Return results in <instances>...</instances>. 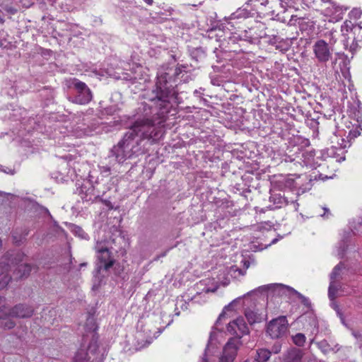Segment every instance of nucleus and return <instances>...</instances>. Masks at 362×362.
Instances as JSON below:
<instances>
[{
	"mask_svg": "<svg viewBox=\"0 0 362 362\" xmlns=\"http://www.w3.org/2000/svg\"><path fill=\"white\" fill-rule=\"evenodd\" d=\"M271 356V352L264 349H259L257 351L256 361L258 362H267Z\"/></svg>",
	"mask_w": 362,
	"mask_h": 362,
	"instance_id": "aec40b11",
	"label": "nucleus"
},
{
	"mask_svg": "<svg viewBox=\"0 0 362 362\" xmlns=\"http://www.w3.org/2000/svg\"><path fill=\"white\" fill-rule=\"evenodd\" d=\"M245 317L247 320V322L250 325H253L257 322H259L262 321V317L260 315L257 314L256 312L252 310H247L245 313Z\"/></svg>",
	"mask_w": 362,
	"mask_h": 362,
	"instance_id": "f3484780",
	"label": "nucleus"
},
{
	"mask_svg": "<svg viewBox=\"0 0 362 362\" xmlns=\"http://www.w3.org/2000/svg\"><path fill=\"white\" fill-rule=\"evenodd\" d=\"M324 214H321V216L324 218H329L331 216V213L329 211V209L327 207H323Z\"/></svg>",
	"mask_w": 362,
	"mask_h": 362,
	"instance_id": "cd10ccee",
	"label": "nucleus"
},
{
	"mask_svg": "<svg viewBox=\"0 0 362 362\" xmlns=\"http://www.w3.org/2000/svg\"><path fill=\"white\" fill-rule=\"evenodd\" d=\"M305 339V336L302 333H298L293 337V342L298 346H303Z\"/></svg>",
	"mask_w": 362,
	"mask_h": 362,
	"instance_id": "5701e85b",
	"label": "nucleus"
},
{
	"mask_svg": "<svg viewBox=\"0 0 362 362\" xmlns=\"http://www.w3.org/2000/svg\"><path fill=\"white\" fill-rule=\"evenodd\" d=\"M32 267L28 264H21L18 266L17 269L14 271V276L16 279L26 278L30 275Z\"/></svg>",
	"mask_w": 362,
	"mask_h": 362,
	"instance_id": "2eb2a0df",
	"label": "nucleus"
},
{
	"mask_svg": "<svg viewBox=\"0 0 362 362\" xmlns=\"http://www.w3.org/2000/svg\"><path fill=\"white\" fill-rule=\"evenodd\" d=\"M203 360H204V361H207V360H206V354H204V358H203Z\"/></svg>",
	"mask_w": 362,
	"mask_h": 362,
	"instance_id": "4c0bfd02",
	"label": "nucleus"
},
{
	"mask_svg": "<svg viewBox=\"0 0 362 362\" xmlns=\"http://www.w3.org/2000/svg\"><path fill=\"white\" fill-rule=\"evenodd\" d=\"M1 302H2V297L0 296V304L1 303Z\"/></svg>",
	"mask_w": 362,
	"mask_h": 362,
	"instance_id": "a19ab883",
	"label": "nucleus"
},
{
	"mask_svg": "<svg viewBox=\"0 0 362 362\" xmlns=\"http://www.w3.org/2000/svg\"><path fill=\"white\" fill-rule=\"evenodd\" d=\"M78 193L81 199L84 202H93L100 197L98 194L95 192V187L89 182L83 183L78 188Z\"/></svg>",
	"mask_w": 362,
	"mask_h": 362,
	"instance_id": "9b49d317",
	"label": "nucleus"
},
{
	"mask_svg": "<svg viewBox=\"0 0 362 362\" xmlns=\"http://www.w3.org/2000/svg\"><path fill=\"white\" fill-rule=\"evenodd\" d=\"M244 362H250V361H248V360H246V361H245Z\"/></svg>",
	"mask_w": 362,
	"mask_h": 362,
	"instance_id": "37998d69",
	"label": "nucleus"
},
{
	"mask_svg": "<svg viewBox=\"0 0 362 362\" xmlns=\"http://www.w3.org/2000/svg\"><path fill=\"white\" fill-rule=\"evenodd\" d=\"M288 329V321L285 316H280L271 320L267 327V333L272 339L284 336Z\"/></svg>",
	"mask_w": 362,
	"mask_h": 362,
	"instance_id": "39448f33",
	"label": "nucleus"
},
{
	"mask_svg": "<svg viewBox=\"0 0 362 362\" xmlns=\"http://www.w3.org/2000/svg\"><path fill=\"white\" fill-rule=\"evenodd\" d=\"M12 256L8 252L0 259V289L6 288L11 280L9 272L17 264L16 258H11Z\"/></svg>",
	"mask_w": 362,
	"mask_h": 362,
	"instance_id": "20e7f679",
	"label": "nucleus"
},
{
	"mask_svg": "<svg viewBox=\"0 0 362 362\" xmlns=\"http://www.w3.org/2000/svg\"><path fill=\"white\" fill-rule=\"evenodd\" d=\"M303 356L302 350L291 348L283 355V362H301Z\"/></svg>",
	"mask_w": 362,
	"mask_h": 362,
	"instance_id": "4468645a",
	"label": "nucleus"
},
{
	"mask_svg": "<svg viewBox=\"0 0 362 362\" xmlns=\"http://www.w3.org/2000/svg\"><path fill=\"white\" fill-rule=\"evenodd\" d=\"M322 1L324 3H330L333 5V6H334V4L331 2V0H322Z\"/></svg>",
	"mask_w": 362,
	"mask_h": 362,
	"instance_id": "72a5a7b5",
	"label": "nucleus"
},
{
	"mask_svg": "<svg viewBox=\"0 0 362 362\" xmlns=\"http://www.w3.org/2000/svg\"><path fill=\"white\" fill-rule=\"evenodd\" d=\"M362 14V11L360 8H353L349 13L350 18H353L354 20L358 19Z\"/></svg>",
	"mask_w": 362,
	"mask_h": 362,
	"instance_id": "393cba45",
	"label": "nucleus"
},
{
	"mask_svg": "<svg viewBox=\"0 0 362 362\" xmlns=\"http://www.w3.org/2000/svg\"><path fill=\"white\" fill-rule=\"evenodd\" d=\"M313 49L315 58L320 63H326L332 58V49L324 40L316 41L313 45Z\"/></svg>",
	"mask_w": 362,
	"mask_h": 362,
	"instance_id": "6e6552de",
	"label": "nucleus"
},
{
	"mask_svg": "<svg viewBox=\"0 0 362 362\" xmlns=\"http://www.w3.org/2000/svg\"><path fill=\"white\" fill-rule=\"evenodd\" d=\"M105 204H106V205H107V206H110V204H110V202H107V201H105Z\"/></svg>",
	"mask_w": 362,
	"mask_h": 362,
	"instance_id": "e433bc0d",
	"label": "nucleus"
},
{
	"mask_svg": "<svg viewBox=\"0 0 362 362\" xmlns=\"http://www.w3.org/2000/svg\"><path fill=\"white\" fill-rule=\"evenodd\" d=\"M249 265H250V263L248 262H244V266L245 267L246 269L249 267Z\"/></svg>",
	"mask_w": 362,
	"mask_h": 362,
	"instance_id": "f704fd0d",
	"label": "nucleus"
},
{
	"mask_svg": "<svg viewBox=\"0 0 362 362\" xmlns=\"http://www.w3.org/2000/svg\"><path fill=\"white\" fill-rule=\"evenodd\" d=\"M233 303H235V300H233V302H231L230 304H228V305L225 306L223 312L220 314L219 317H218V321L221 320L224 316H225V314H226V312L227 310H232V308H233Z\"/></svg>",
	"mask_w": 362,
	"mask_h": 362,
	"instance_id": "a878e982",
	"label": "nucleus"
},
{
	"mask_svg": "<svg viewBox=\"0 0 362 362\" xmlns=\"http://www.w3.org/2000/svg\"><path fill=\"white\" fill-rule=\"evenodd\" d=\"M337 312L338 315L341 318V321L343 322L344 321V318H343L342 314H341V313L340 312V310H339V309L338 308L337 309Z\"/></svg>",
	"mask_w": 362,
	"mask_h": 362,
	"instance_id": "7c9ffc66",
	"label": "nucleus"
},
{
	"mask_svg": "<svg viewBox=\"0 0 362 362\" xmlns=\"http://www.w3.org/2000/svg\"><path fill=\"white\" fill-rule=\"evenodd\" d=\"M1 246H2V241H1V240L0 239V248L1 247Z\"/></svg>",
	"mask_w": 362,
	"mask_h": 362,
	"instance_id": "58836bf2",
	"label": "nucleus"
},
{
	"mask_svg": "<svg viewBox=\"0 0 362 362\" xmlns=\"http://www.w3.org/2000/svg\"><path fill=\"white\" fill-rule=\"evenodd\" d=\"M276 49H281V50H288V45H286V47H282V45H276Z\"/></svg>",
	"mask_w": 362,
	"mask_h": 362,
	"instance_id": "c756f323",
	"label": "nucleus"
},
{
	"mask_svg": "<svg viewBox=\"0 0 362 362\" xmlns=\"http://www.w3.org/2000/svg\"><path fill=\"white\" fill-rule=\"evenodd\" d=\"M71 86L76 90L75 103L84 105L92 100V93L85 83L77 78H74L71 81Z\"/></svg>",
	"mask_w": 362,
	"mask_h": 362,
	"instance_id": "423d86ee",
	"label": "nucleus"
},
{
	"mask_svg": "<svg viewBox=\"0 0 362 362\" xmlns=\"http://www.w3.org/2000/svg\"><path fill=\"white\" fill-rule=\"evenodd\" d=\"M343 268H344V267L341 263H339V264L334 267L330 274V281H335L339 279V278L341 276V272Z\"/></svg>",
	"mask_w": 362,
	"mask_h": 362,
	"instance_id": "412c9836",
	"label": "nucleus"
},
{
	"mask_svg": "<svg viewBox=\"0 0 362 362\" xmlns=\"http://www.w3.org/2000/svg\"><path fill=\"white\" fill-rule=\"evenodd\" d=\"M242 345L239 338H230L223 347L220 362H233L238 353V350Z\"/></svg>",
	"mask_w": 362,
	"mask_h": 362,
	"instance_id": "0eeeda50",
	"label": "nucleus"
},
{
	"mask_svg": "<svg viewBox=\"0 0 362 362\" xmlns=\"http://www.w3.org/2000/svg\"><path fill=\"white\" fill-rule=\"evenodd\" d=\"M71 230V232L81 238H86L87 236V234L85 233V231L82 229L81 227L78 226L72 225Z\"/></svg>",
	"mask_w": 362,
	"mask_h": 362,
	"instance_id": "b1692460",
	"label": "nucleus"
},
{
	"mask_svg": "<svg viewBox=\"0 0 362 362\" xmlns=\"http://www.w3.org/2000/svg\"><path fill=\"white\" fill-rule=\"evenodd\" d=\"M8 310L12 317L17 318L30 317L34 313L33 308L26 304H18L11 308H8Z\"/></svg>",
	"mask_w": 362,
	"mask_h": 362,
	"instance_id": "f8f14e48",
	"label": "nucleus"
},
{
	"mask_svg": "<svg viewBox=\"0 0 362 362\" xmlns=\"http://www.w3.org/2000/svg\"><path fill=\"white\" fill-rule=\"evenodd\" d=\"M317 346L325 354H327L330 351H335V348L337 347V345H336L334 347H332L325 339L317 342Z\"/></svg>",
	"mask_w": 362,
	"mask_h": 362,
	"instance_id": "a211bd4d",
	"label": "nucleus"
},
{
	"mask_svg": "<svg viewBox=\"0 0 362 362\" xmlns=\"http://www.w3.org/2000/svg\"><path fill=\"white\" fill-rule=\"evenodd\" d=\"M87 265V263H81L80 264V268H82L83 267H86Z\"/></svg>",
	"mask_w": 362,
	"mask_h": 362,
	"instance_id": "c9c22d12",
	"label": "nucleus"
},
{
	"mask_svg": "<svg viewBox=\"0 0 362 362\" xmlns=\"http://www.w3.org/2000/svg\"><path fill=\"white\" fill-rule=\"evenodd\" d=\"M149 100L153 103V107L142 104L144 117L138 119L122 140L111 150L112 156L118 163H123L139 153L141 141L152 139L156 141L160 138L161 132L156 125L165 122L173 104L177 103V93L172 86H168L165 78L160 77L149 95Z\"/></svg>",
	"mask_w": 362,
	"mask_h": 362,
	"instance_id": "f257e3e1",
	"label": "nucleus"
},
{
	"mask_svg": "<svg viewBox=\"0 0 362 362\" xmlns=\"http://www.w3.org/2000/svg\"><path fill=\"white\" fill-rule=\"evenodd\" d=\"M356 30H358V26L355 25L350 20H346L341 26V41L344 49L349 50L351 53L356 52L358 47L355 37Z\"/></svg>",
	"mask_w": 362,
	"mask_h": 362,
	"instance_id": "f03ea898",
	"label": "nucleus"
},
{
	"mask_svg": "<svg viewBox=\"0 0 362 362\" xmlns=\"http://www.w3.org/2000/svg\"><path fill=\"white\" fill-rule=\"evenodd\" d=\"M148 5L151 6L153 4V0H144Z\"/></svg>",
	"mask_w": 362,
	"mask_h": 362,
	"instance_id": "2f4dec72",
	"label": "nucleus"
},
{
	"mask_svg": "<svg viewBox=\"0 0 362 362\" xmlns=\"http://www.w3.org/2000/svg\"><path fill=\"white\" fill-rule=\"evenodd\" d=\"M341 286L335 281H330L329 289H328V296L330 300H333L337 297V293L340 289Z\"/></svg>",
	"mask_w": 362,
	"mask_h": 362,
	"instance_id": "6ab92c4d",
	"label": "nucleus"
},
{
	"mask_svg": "<svg viewBox=\"0 0 362 362\" xmlns=\"http://www.w3.org/2000/svg\"><path fill=\"white\" fill-rule=\"evenodd\" d=\"M281 346L279 345H274L272 348V351L275 354H278L280 351Z\"/></svg>",
	"mask_w": 362,
	"mask_h": 362,
	"instance_id": "c85d7f7f",
	"label": "nucleus"
},
{
	"mask_svg": "<svg viewBox=\"0 0 362 362\" xmlns=\"http://www.w3.org/2000/svg\"><path fill=\"white\" fill-rule=\"evenodd\" d=\"M8 313H10L8 308L0 307V328L4 330L11 329L16 325V322L12 319L13 317Z\"/></svg>",
	"mask_w": 362,
	"mask_h": 362,
	"instance_id": "ddd939ff",
	"label": "nucleus"
},
{
	"mask_svg": "<svg viewBox=\"0 0 362 362\" xmlns=\"http://www.w3.org/2000/svg\"><path fill=\"white\" fill-rule=\"evenodd\" d=\"M227 331L230 334L235 335L234 338H241L243 335L249 334V328L243 317H238L229 322Z\"/></svg>",
	"mask_w": 362,
	"mask_h": 362,
	"instance_id": "1a4fd4ad",
	"label": "nucleus"
},
{
	"mask_svg": "<svg viewBox=\"0 0 362 362\" xmlns=\"http://www.w3.org/2000/svg\"><path fill=\"white\" fill-rule=\"evenodd\" d=\"M94 249L97 253V258L103 264L105 270L107 271L113 267L115 259L112 254V250L114 249L109 243L98 241Z\"/></svg>",
	"mask_w": 362,
	"mask_h": 362,
	"instance_id": "7ed1b4c3",
	"label": "nucleus"
},
{
	"mask_svg": "<svg viewBox=\"0 0 362 362\" xmlns=\"http://www.w3.org/2000/svg\"><path fill=\"white\" fill-rule=\"evenodd\" d=\"M359 348H360L361 352V354H362V344L360 346V347H359Z\"/></svg>",
	"mask_w": 362,
	"mask_h": 362,
	"instance_id": "ea45409f",
	"label": "nucleus"
},
{
	"mask_svg": "<svg viewBox=\"0 0 362 362\" xmlns=\"http://www.w3.org/2000/svg\"><path fill=\"white\" fill-rule=\"evenodd\" d=\"M269 201L273 203L275 208H281L288 204V199L280 194H273L269 197Z\"/></svg>",
	"mask_w": 362,
	"mask_h": 362,
	"instance_id": "dca6fc26",
	"label": "nucleus"
},
{
	"mask_svg": "<svg viewBox=\"0 0 362 362\" xmlns=\"http://www.w3.org/2000/svg\"><path fill=\"white\" fill-rule=\"evenodd\" d=\"M258 290L261 291H272L274 293V295H277V296L286 295L287 293H295L299 298H304L305 300H306V298L303 296H302L300 293H298L297 291H296L293 288L283 285V284H280L260 286L258 288Z\"/></svg>",
	"mask_w": 362,
	"mask_h": 362,
	"instance_id": "9d476101",
	"label": "nucleus"
},
{
	"mask_svg": "<svg viewBox=\"0 0 362 362\" xmlns=\"http://www.w3.org/2000/svg\"><path fill=\"white\" fill-rule=\"evenodd\" d=\"M337 33V32L336 31H333V30L329 32V35L330 36V38H331L330 39V42H329L330 45H334L336 42V41H337L336 38L334 37H335L334 36V33Z\"/></svg>",
	"mask_w": 362,
	"mask_h": 362,
	"instance_id": "bb28decb",
	"label": "nucleus"
},
{
	"mask_svg": "<svg viewBox=\"0 0 362 362\" xmlns=\"http://www.w3.org/2000/svg\"><path fill=\"white\" fill-rule=\"evenodd\" d=\"M165 255H166V252H164V253L162 255V257L165 256Z\"/></svg>",
	"mask_w": 362,
	"mask_h": 362,
	"instance_id": "79ce46f5",
	"label": "nucleus"
},
{
	"mask_svg": "<svg viewBox=\"0 0 362 362\" xmlns=\"http://www.w3.org/2000/svg\"><path fill=\"white\" fill-rule=\"evenodd\" d=\"M358 30H360L362 28V21L359 22L357 25Z\"/></svg>",
	"mask_w": 362,
	"mask_h": 362,
	"instance_id": "473e14b6",
	"label": "nucleus"
},
{
	"mask_svg": "<svg viewBox=\"0 0 362 362\" xmlns=\"http://www.w3.org/2000/svg\"><path fill=\"white\" fill-rule=\"evenodd\" d=\"M74 362H90L87 352L84 350L78 351L75 356Z\"/></svg>",
	"mask_w": 362,
	"mask_h": 362,
	"instance_id": "4be33fe9",
	"label": "nucleus"
}]
</instances>
